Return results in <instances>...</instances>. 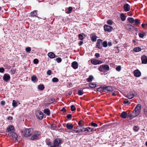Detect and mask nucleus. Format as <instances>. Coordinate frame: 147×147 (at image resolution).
Here are the masks:
<instances>
[{"label":"nucleus","mask_w":147,"mask_h":147,"mask_svg":"<svg viewBox=\"0 0 147 147\" xmlns=\"http://www.w3.org/2000/svg\"><path fill=\"white\" fill-rule=\"evenodd\" d=\"M104 29L105 31L110 32L112 30L113 28L112 27L110 26L105 25L104 26Z\"/></svg>","instance_id":"obj_11"},{"label":"nucleus","mask_w":147,"mask_h":147,"mask_svg":"<svg viewBox=\"0 0 147 147\" xmlns=\"http://www.w3.org/2000/svg\"><path fill=\"white\" fill-rule=\"evenodd\" d=\"M134 22L136 24H139L140 23V20L138 19H136L134 20Z\"/></svg>","instance_id":"obj_36"},{"label":"nucleus","mask_w":147,"mask_h":147,"mask_svg":"<svg viewBox=\"0 0 147 147\" xmlns=\"http://www.w3.org/2000/svg\"><path fill=\"white\" fill-rule=\"evenodd\" d=\"M61 111L63 112H65L66 111L64 108H63L61 110Z\"/></svg>","instance_id":"obj_63"},{"label":"nucleus","mask_w":147,"mask_h":147,"mask_svg":"<svg viewBox=\"0 0 147 147\" xmlns=\"http://www.w3.org/2000/svg\"><path fill=\"white\" fill-rule=\"evenodd\" d=\"M52 80L53 82H57L59 80L58 79L56 78H53Z\"/></svg>","instance_id":"obj_41"},{"label":"nucleus","mask_w":147,"mask_h":147,"mask_svg":"<svg viewBox=\"0 0 147 147\" xmlns=\"http://www.w3.org/2000/svg\"><path fill=\"white\" fill-rule=\"evenodd\" d=\"M95 55L97 58L99 57L100 56L99 54L98 53H96Z\"/></svg>","instance_id":"obj_58"},{"label":"nucleus","mask_w":147,"mask_h":147,"mask_svg":"<svg viewBox=\"0 0 147 147\" xmlns=\"http://www.w3.org/2000/svg\"><path fill=\"white\" fill-rule=\"evenodd\" d=\"M14 130V127L12 125L9 126L7 128L6 132H9Z\"/></svg>","instance_id":"obj_19"},{"label":"nucleus","mask_w":147,"mask_h":147,"mask_svg":"<svg viewBox=\"0 0 147 147\" xmlns=\"http://www.w3.org/2000/svg\"><path fill=\"white\" fill-rule=\"evenodd\" d=\"M113 89L111 86H107L104 87L103 88L102 90L104 92H112Z\"/></svg>","instance_id":"obj_9"},{"label":"nucleus","mask_w":147,"mask_h":147,"mask_svg":"<svg viewBox=\"0 0 147 147\" xmlns=\"http://www.w3.org/2000/svg\"><path fill=\"white\" fill-rule=\"evenodd\" d=\"M7 119L8 120H11L13 119V117L11 116H9L8 117Z\"/></svg>","instance_id":"obj_60"},{"label":"nucleus","mask_w":147,"mask_h":147,"mask_svg":"<svg viewBox=\"0 0 147 147\" xmlns=\"http://www.w3.org/2000/svg\"><path fill=\"white\" fill-rule=\"evenodd\" d=\"M3 80L6 82H7L10 79V76L8 74H5L3 77Z\"/></svg>","instance_id":"obj_8"},{"label":"nucleus","mask_w":147,"mask_h":147,"mask_svg":"<svg viewBox=\"0 0 147 147\" xmlns=\"http://www.w3.org/2000/svg\"><path fill=\"white\" fill-rule=\"evenodd\" d=\"M139 129V127L138 126H135L133 127L134 130L135 131H138Z\"/></svg>","instance_id":"obj_31"},{"label":"nucleus","mask_w":147,"mask_h":147,"mask_svg":"<svg viewBox=\"0 0 147 147\" xmlns=\"http://www.w3.org/2000/svg\"><path fill=\"white\" fill-rule=\"evenodd\" d=\"M121 20L123 21H124L126 19V17L123 13H121Z\"/></svg>","instance_id":"obj_26"},{"label":"nucleus","mask_w":147,"mask_h":147,"mask_svg":"<svg viewBox=\"0 0 147 147\" xmlns=\"http://www.w3.org/2000/svg\"><path fill=\"white\" fill-rule=\"evenodd\" d=\"M109 66L107 65H102V72L105 73L107 71L109 70Z\"/></svg>","instance_id":"obj_6"},{"label":"nucleus","mask_w":147,"mask_h":147,"mask_svg":"<svg viewBox=\"0 0 147 147\" xmlns=\"http://www.w3.org/2000/svg\"><path fill=\"white\" fill-rule=\"evenodd\" d=\"M127 20L129 21V23H133L134 22V20L132 18H128Z\"/></svg>","instance_id":"obj_28"},{"label":"nucleus","mask_w":147,"mask_h":147,"mask_svg":"<svg viewBox=\"0 0 147 147\" xmlns=\"http://www.w3.org/2000/svg\"><path fill=\"white\" fill-rule=\"evenodd\" d=\"M127 114L125 111H123L121 114L120 116L123 118L125 119L126 118Z\"/></svg>","instance_id":"obj_20"},{"label":"nucleus","mask_w":147,"mask_h":147,"mask_svg":"<svg viewBox=\"0 0 147 147\" xmlns=\"http://www.w3.org/2000/svg\"><path fill=\"white\" fill-rule=\"evenodd\" d=\"M124 9L125 11H129L130 9V6L128 4H126L124 5Z\"/></svg>","instance_id":"obj_15"},{"label":"nucleus","mask_w":147,"mask_h":147,"mask_svg":"<svg viewBox=\"0 0 147 147\" xmlns=\"http://www.w3.org/2000/svg\"><path fill=\"white\" fill-rule=\"evenodd\" d=\"M91 125L92 126L94 127H96L97 126V124L93 122L91 123Z\"/></svg>","instance_id":"obj_50"},{"label":"nucleus","mask_w":147,"mask_h":147,"mask_svg":"<svg viewBox=\"0 0 147 147\" xmlns=\"http://www.w3.org/2000/svg\"><path fill=\"white\" fill-rule=\"evenodd\" d=\"M103 46L105 47H106L107 46V41H105L103 42Z\"/></svg>","instance_id":"obj_43"},{"label":"nucleus","mask_w":147,"mask_h":147,"mask_svg":"<svg viewBox=\"0 0 147 147\" xmlns=\"http://www.w3.org/2000/svg\"><path fill=\"white\" fill-rule=\"evenodd\" d=\"M126 28L129 30L131 31L133 30H137V28L133 26L130 24H127L125 25Z\"/></svg>","instance_id":"obj_7"},{"label":"nucleus","mask_w":147,"mask_h":147,"mask_svg":"<svg viewBox=\"0 0 147 147\" xmlns=\"http://www.w3.org/2000/svg\"><path fill=\"white\" fill-rule=\"evenodd\" d=\"M121 67L120 66H119L116 68V70L118 71H120L121 70Z\"/></svg>","instance_id":"obj_49"},{"label":"nucleus","mask_w":147,"mask_h":147,"mask_svg":"<svg viewBox=\"0 0 147 147\" xmlns=\"http://www.w3.org/2000/svg\"><path fill=\"white\" fill-rule=\"evenodd\" d=\"M66 127L69 129H71L73 128V125L70 123H67Z\"/></svg>","instance_id":"obj_21"},{"label":"nucleus","mask_w":147,"mask_h":147,"mask_svg":"<svg viewBox=\"0 0 147 147\" xmlns=\"http://www.w3.org/2000/svg\"><path fill=\"white\" fill-rule=\"evenodd\" d=\"M11 72L12 74H14L15 73V70L14 69H11Z\"/></svg>","instance_id":"obj_57"},{"label":"nucleus","mask_w":147,"mask_h":147,"mask_svg":"<svg viewBox=\"0 0 147 147\" xmlns=\"http://www.w3.org/2000/svg\"><path fill=\"white\" fill-rule=\"evenodd\" d=\"M142 63L146 64L147 63V57L145 55H142L141 57Z\"/></svg>","instance_id":"obj_12"},{"label":"nucleus","mask_w":147,"mask_h":147,"mask_svg":"<svg viewBox=\"0 0 147 147\" xmlns=\"http://www.w3.org/2000/svg\"><path fill=\"white\" fill-rule=\"evenodd\" d=\"M141 50V48L139 47H135L134 48V51L136 52H139Z\"/></svg>","instance_id":"obj_27"},{"label":"nucleus","mask_w":147,"mask_h":147,"mask_svg":"<svg viewBox=\"0 0 147 147\" xmlns=\"http://www.w3.org/2000/svg\"><path fill=\"white\" fill-rule=\"evenodd\" d=\"M84 94V92L82 90H79L78 91V94L79 95H82Z\"/></svg>","instance_id":"obj_37"},{"label":"nucleus","mask_w":147,"mask_h":147,"mask_svg":"<svg viewBox=\"0 0 147 147\" xmlns=\"http://www.w3.org/2000/svg\"><path fill=\"white\" fill-rule=\"evenodd\" d=\"M71 66L74 69H76L78 68V63L76 61H74L72 63Z\"/></svg>","instance_id":"obj_17"},{"label":"nucleus","mask_w":147,"mask_h":147,"mask_svg":"<svg viewBox=\"0 0 147 147\" xmlns=\"http://www.w3.org/2000/svg\"><path fill=\"white\" fill-rule=\"evenodd\" d=\"M91 39L93 41H95L96 40V38L95 36H92L91 37Z\"/></svg>","instance_id":"obj_47"},{"label":"nucleus","mask_w":147,"mask_h":147,"mask_svg":"<svg viewBox=\"0 0 147 147\" xmlns=\"http://www.w3.org/2000/svg\"><path fill=\"white\" fill-rule=\"evenodd\" d=\"M72 117L71 115V114H68L67 116V117L68 119L71 118Z\"/></svg>","instance_id":"obj_56"},{"label":"nucleus","mask_w":147,"mask_h":147,"mask_svg":"<svg viewBox=\"0 0 147 147\" xmlns=\"http://www.w3.org/2000/svg\"><path fill=\"white\" fill-rule=\"evenodd\" d=\"M108 45L109 46H111L112 45V43L111 42H109L108 43Z\"/></svg>","instance_id":"obj_62"},{"label":"nucleus","mask_w":147,"mask_h":147,"mask_svg":"<svg viewBox=\"0 0 147 147\" xmlns=\"http://www.w3.org/2000/svg\"><path fill=\"white\" fill-rule=\"evenodd\" d=\"M134 73L135 76L137 77H140L141 75V72L138 70H134Z\"/></svg>","instance_id":"obj_13"},{"label":"nucleus","mask_w":147,"mask_h":147,"mask_svg":"<svg viewBox=\"0 0 147 147\" xmlns=\"http://www.w3.org/2000/svg\"><path fill=\"white\" fill-rule=\"evenodd\" d=\"M33 62L34 64H36L38 63V59H35L34 60Z\"/></svg>","instance_id":"obj_51"},{"label":"nucleus","mask_w":147,"mask_h":147,"mask_svg":"<svg viewBox=\"0 0 147 147\" xmlns=\"http://www.w3.org/2000/svg\"><path fill=\"white\" fill-rule=\"evenodd\" d=\"M82 132H84L85 131H87L88 132H90V131L89 130V129H88V127L86 128H83L82 129Z\"/></svg>","instance_id":"obj_34"},{"label":"nucleus","mask_w":147,"mask_h":147,"mask_svg":"<svg viewBox=\"0 0 147 147\" xmlns=\"http://www.w3.org/2000/svg\"><path fill=\"white\" fill-rule=\"evenodd\" d=\"M12 105L13 107H17L18 106V105H17V102L15 100H13Z\"/></svg>","instance_id":"obj_29"},{"label":"nucleus","mask_w":147,"mask_h":147,"mask_svg":"<svg viewBox=\"0 0 147 147\" xmlns=\"http://www.w3.org/2000/svg\"><path fill=\"white\" fill-rule=\"evenodd\" d=\"M35 114L37 118L39 119H42L43 117V113L41 111L38 110L36 111Z\"/></svg>","instance_id":"obj_5"},{"label":"nucleus","mask_w":147,"mask_h":147,"mask_svg":"<svg viewBox=\"0 0 147 147\" xmlns=\"http://www.w3.org/2000/svg\"><path fill=\"white\" fill-rule=\"evenodd\" d=\"M31 135H32L30 138L31 140H38L40 137L41 132L39 131H34L33 130V132Z\"/></svg>","instance_id":"obj_3"},{"label":"nucleus","mask_w":147,"mask_h":147,"mask_svg":"<svg viewBox=\"0 0 147 147\" xmlns=\"http://www.w3.org/2000/svg\"><path fill=\"white\" fill-rule=\"evenodd\" d=\"M135 92L133 91L130 92L127 95V97L129 99H131L133 98L134 96V94Z\"/></svg>","instance_id":"obj_14"},{"label":"nucleus","mask_w":147,"mask_h":147,"mask_svg":"<svg viewBox=\"0 0 147 147\" xmlns=\"http://www.w3.org/2000/svg\"><path fill=\"white\" fill-rule=\"evenodd\" d=\"M79 38L80 40H82L84 38V37L82 34H80L79 35Z\"/></svg>","instance_id":"obj_38"},{"label":"nucleus","mask_w":147,"mask_h":147,"mask_svg":"<svg viewBox=\"0 0 147 147\" xmlns=\"http://www.w3.org/2000/svg\"><path fill=\"white\" fill-rule=\"evenodd\" d=\"M89 86L91 88H94L96 86V84L91 83L89 84Z\"/></svg>","instance_id":"obj_33"},{"label":"nucleus","mask_w":147,"mask_h":147,"mask_svg":"<svg viewBox=\"0 0 147 147\" xmlns=\"http://www.w3.org/2000/svg\"><path fill=\"white\" fill-rule=\"evenodd\" d=\"M123 103L125 104H129L130 103L127 100H125L124 101Z\"/></svg>","instance_id":"obj_53"},{"label":"nucleus","mask_w":147,"mask_h":147,"mask_svg":"<svg viewBox=\"0 0 147 147\" xmlns=\"http://www.w3.org/2000/svg\"><path fill=\"white\" fill-rule=\"evenodd\" d=\"M26 51L27 52H29L31 50V49L30 47H28L26 48Z\"/></svg>","instance_id":"obj_45"},{"label":"nucleus","mask_w":147,"mask_h":147,"mask_svg":"<svg viewBox=\"0 0 147 147\" xmlns=\"http://www.w3.org/2000/svg\"><path fill=\"white\" fill-rule=\"evenodd\" d=\"M91 63L93 65L99 64L101 63V61L97 59H92L91 60Z\"/></svg>","instance_id":"obj_10"},{"label":"nucleus","mask_w":147,"mask_h":147,"mask_svg":"<svg viewBox=\"0 0 147 147\" xmlns=\"http://www.w3.org/2000/svg\"><path fill=\"white\" fill-rule=\"evenodd\" d=\"M33 129L31 128H26L22 131V133L24 136L27 137L30 136L33 132Z\"/></svg>","instance_id":"obj_2"},{"label":"nucleus","mask_w":147,"mask_h":147,"mask_svg":"<svg viewBox=\"0 0 147 147\" xmlns=\"http://www.w3.org/2000/svg\"><path fill=\"white\" fill-rule=\"evenodd\" d=\"M141 108V105L140 104L137 105L132 113L129 115V117L134 118L138 116L140 113Z\"/></svg>","instance_id":"obj_1"},{"label":"nucleus","mask_w":147,"mask_h":147,"mask_svg":"<svg viewBox=\"0 0 147 147\" xmlns=\"http://www.w3.org/2000/svg\"><path fill=\"white\" fill-rule=\"evenodd\" d=\"M44 112L48 115H49L50 114V111L48 109H45L44 110Z\"/></svg>","instance_id":"obj_25"},{"label":"nucleus","mask_w":147,"mask_h":147,"mask_svg":"<svg viewBox=\"0 0 147 147\" xmlns=\"http://www.w3.org/2000/svg\"><path fill=\"white\" fill-rule=\"evenodd\" d=\"M107 23L109 25H112L113 23V22L110 20H108L107 21Z\"/></svg>","instance_id":"obj_46"},{"label":"nucleus","mask_w":147,"mask_h":147,"mask_svg":"<svg viewBox=\"0 0 147 147\" xmlns=\"http://www.w3.org/2000/svg\"><path fill=\"white\" fill-rule=\"evenodd\" d=\"M46 144H47L48 146L51 145V142L49 140H46Z\"/></svg>","instance_id":"obj_52"},{"label":"nucleus","mask_w":147,"mask_h":147,"mask_svg":"<svg viewBox=\"0 0 147 147\" xmlns=\"http://www.w3.org/2000/svg\"><path fill=\"white\" fill-rule=\"evenodd\" d=\"M47 74L49 75H50L51 74V71L50 70H49L47 72Z\"/></svg>","instance_id":"obj_55"},{"label":"nucleus","mask_w":147,"mask_h":147,"mask_svg":"<svg viewBox=\"0 0 147 147\" xmlns=\"http://www.w3.org/2000/svg\"><path fill=\"white\" fill-rule=\"evenodd\" d=\"M31 80L34 82H36L38 81V79L35 76H33L31 77Z\"/></svg>","instance_id":"obj_23"},{"label":"nucleus","mask_w":147,"mask_h":147,"mask_svg":"<svg viewBox=\"0 0 147 147\" xmlns=\"http://www.w3.org/2000/svg\"><path fill=\"white\" fill-rule=\"evenodd\" d=\"M8 135L10 136H11L13 138H15L16 139H17L18 137L17 134L15 133L12 132L9 133Z\"/></svg>","instance_id":"obj_16"},{"label":"nucleus","mask_w":147,"mask_h":147,"mask_svg":"<svg viewBox=\"0 0 147 147\" xmlns=\"http://www.w3.org/2000/svg\"><path fill=\"white\" fill-rule=\"evenodd\" d=\"M48 55L49 57L51 59H53L55 57V55L52 52H50L48 54Z\"/></svg>","instance_id":"obj_18"},{"label":"nucleus","mask_w":147,"mask_h":147,"mask_svg":"<svg viewBox=\"0 0 147 147\" xmlns=\"http://www.w3.org/2000/svg\"><path fill=\"white\" fill-rule=\"evenodd\" d=\"M4 71V69L3 68H0V72L1 73H3Z\"/></svg>","instance_id":"obj_54"},{"label":"nucleus","mask_w":147,"mask_h":147,"mask_svg":"<svg viewBox=\"0 0 147 147\" xmlns=\"http://www.w3.org/2000/svg\"><path fill=\"white\" fill-rule=\"evenodd\" d=\"M5 104V102L4 101H2L1 102V104L2 105H4Z\"/></svg>","instance_id":"obj_61"},{"label":"nucleus","mask_w":147,"mask_h":147,"mask_svg":"<svg viewBox=\"0 0 147 147\" xmlns=\"http://www.w3.org/2000/svg\"><path fill=\"white\" fill-rule=\"evenodd\" d=\"M88 129H89L90 132H92L94 131V129L93 128L88 127Z\"/></svg>","instance_id":"obj_59"},{"label":"nucleus","mask_w":147,"mask_h":147,"mask_svg":"<svg viewBox=\"0 0 147 147\" xmlns=\"http://www.w3.org/2000/svg\"><path fill=\"white\" fill-rule=\"evenodd\" d=\"M71 109L72 111H73L76 110V108L74 105H72L71 106Z\"/></svg>","instance_id":"obj_40"},{"label":"nucleus","mask_w":147,"mask_h":147,"mask_svg":"<svg viewBox=\"0 0 147 147\" xmlns=\"http://www.w3.org/2000/svg\"><path fill=\"white\" fill-rule=\"evenodd\" d=\"M56 61L58 63H60L61 61V59L60 57H58L56 59Z\"/></svg>","instance_id":"obj_48"},{"label":"nucleus","mask_w":147,"mask_h":147,"mask_svg":"<svg viewBox=\"0 0 147 147\" xmlns=\"http://www.w3.org/2000/svg\"><path fill=\"white\" fill-rule=\"evenodd\" d=\"M38 88L40 90H43L44 89L45 87L43 85H38Z\"/></svg>","instance_id":"obj_32"},{"label":"nucleus","mask_w":147,"mask_h":147,"mask_svg":"<svg viewBox=\"0 0 147 147\" xmlns=\"http://www.w3.org/2000/svg\"><path fill=\"white\" fill-rule=\"evenodd\" d=\"M101 43V40L98 39V40L96 44L97 46V47L100 49L101 48L100 46Z\"/></svg>","instance_id":"obj_22"},{"label":"nucleus","mask_w":147,"mask_h":147,"mask_svg":"<svg viewBox=\"0 0 147 147\" xmlns=\"http://www.w3.org/2000/svg\"><path fill=\"white\" fill-rule=\"evenodd\" d=\"M72 10V8L71 7H69L68 8V11H67L68 13H71Z\"/></svg>","instance_id":"obj_39"},{"label":"nucleus","mask_w":147,"mask_h":147,"mask_svg":"<svg viewBox=\"0 0 147 147\" xmlns=\"http://www.w3.org/2000/svg\"><path fill=\"white\" fill-rule=\"evenodd\" d=\"M32 15L34 16H36L37 15V13L36 11H34L31 12Z\"/></svg>","instance_id":"obj_44"},{"label":"nucleus","mask_w":147,"mask_h":147,"mask_svg":"<svg viewBox=\"0 0 147 147\" xmlns=\"http://www.w3.org/2000/svg\"><path fill=\"white\" fill-rule=\"evenodd\" d=\"M93 78V77L92 76H90L87 79V81L89 82H91Z\"/></svg>","instance_id":"obj_24"},{"label":"nucleus","mask_w":147,"mask_h":147,"mask_svg":"<svg viewBox=\"0 0 147 147\" xmlns=\"http://www.w3.org/2000/svg\"><path fill=\"white\" fill-rule=\"evenodd\" d=\"M62 143L61 140L59 138L55 139L53 142V145L50 147H61L60 144Z\"/></svg>","instance_id":"obj_4"},{"label":"nucleus","mask_w":147,"mask_h":147,"mask_svg":"<svg viewBox=\"0 0 147 147\" xmlns=\"http://www.w3.org/2000/svg\"><path fill=\"white\" fill-rule=\"evenodd\" d=\"M55 101V99L53 98H51L49 100V103L48 104H50Z\"/></svg>","instance_id":"obj_35"},{"label":"nucleus","mask_w":147,"mask_h":147,"mask_svg":"<svg viewBox=\"0 0 147 147\" xmlns=\"http://www.w3.org/2000/svg\"><path fill=\"white\" fill-rule=\"evenodd\" d=\"M146 34L145 32H142L141 33H140L139 34V36L140 38H143L144 36H146Z\"/></svg>","instance_id":"obj_30"},{"label":"nucleus","mask_w":147,"mask_h":147,"mask_svg":"<svg viewBox=\"0 0 147 147\" xmlns=\"http://www.w3.org/2000/svg\"><path fill=\"white\" fill-rule=\"evenodd\" d=\"M144 113L145 115H147V110L145 109L144 110Z\"/></svg>","instance_id":"obj_64"},{"label":"nucleus","mask_w":147,"mask_h":147,"mask_svg":"<svg viewBox=\"0 0 147 147\" xmlns=\"http://www.w3.org/2000/svg\"><path fill=\"white\" fill-rule=\"evenodd\" d=\"M82 129H80L79 130H73V131H75L76 133H79L80 132H82Z\"/></svg>","instance_id":"obj_42"}]
</instances>
